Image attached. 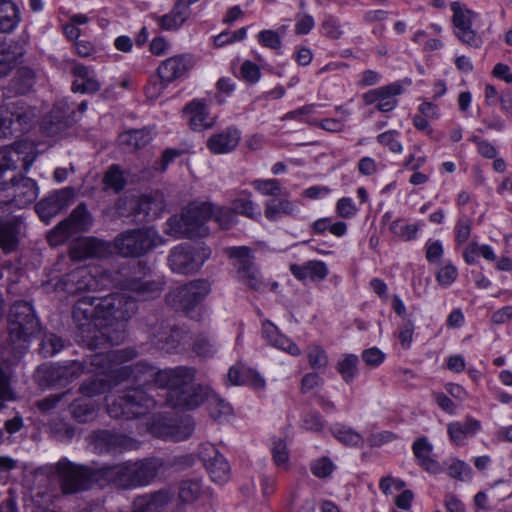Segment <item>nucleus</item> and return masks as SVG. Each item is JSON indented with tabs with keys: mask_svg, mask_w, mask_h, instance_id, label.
Masks as SVG:
<instances>
[{
	"mask_svg": "<svg viewBox=\"0 0 512 512\" xmlns=\"http://www.w3.org/2000/svg\"><path fill=\"white\" fill-rule=\"evenodd\" d=\"M447 472L450 477L460 481H465L471 478V468L461 460L452 461Z\"/></svg>",
	"mask_w": 512,
	"mask_h": 512,
	"instance_id": "obj_51",
	"label": "nucleus"
},
{
	"mask_svg": "<svg viewBox=\"0 0 512 512\" xmlns=\"http://www.w3.org/2000/svg\"><path fill=\"white\" fill-rule=\"evenodd\" d=\"M136 307V302L131 297L120 295L106 297L97 307V318L105 321H108L109 317L125 320L129 313L136 310Z\"/></svg>",
	"mask_w": 512,
	"mask_h": 512,
	"instance_id": "obj_12",
	"label": "nucleus"
},
{
	"mask_svg": "<svg viewBox=\"0 0 512 512\" xmlns=\"http://www.w3.org/2000/svg\"><path fill=\"white\" fill-rule=\"evenodd\" d=\"M306 355L308 364L313 370L324 371L329 365L327 352L318 344L308 345Z\"/></svg>",
	"mask_w": 512,
	"mask_h": 512,
	"instance_id": "obj_38",
	"label": "nucleus"
},
{
	"mask_svg": "<svg viewBox=\"0 0 512 512\" xmlns=\"http://www.w3.org/2000/svg\"><path fill=\"white\" fill-rule=\"evenodd\" d=\"M169 82H164L162 78L158 75L157 77L150 81L145 88V94L147 98L154 100L163 95L165 90L169 87Z\"/></svg>",
	"mask_w": 512,
	"mask_h": 512,
	"instance_id": "obj_54",
	"label": "nucleus"
},
{
	"mask_svg": "<svg viewBox=\"0 0 512 512\" xmlns=\"http://www.w3.org/2000/svg\"><path fill=\"white\" fill-rule=\"evenodd\" d=\"M362 359L368 366L377 367L383 363L385 354L377 347H372L363 351Z\"/></svg>",
	"mask_w": 512,
	"mask_h": 512,
	"instance_id": "obj_60",
	"label": "nucleus"
},
{
	"mask_svg": "<svg viewBox=\"0 0 512 512\" xmlns=\"http://www.w3.org/2000/svg\"><path fill=\"white\" fill-rule=\"evenodd\" d=\"M230 210L252 220H257L261 215L258 206L251 200V194L247 192H242L239 197L231 201Z\"/></svg>",
	"mask_w": 512,
	"mask_h": 512,
	"instance_id": "obj_31",
	"label": "nucleus"
},
{
	"mask_svg": "<svg viewBox=\"0 0 512 512\" xmlns=\"http://www.w3.org/2000/svg\"><path fill=\"white\" fill-rule=\"evenodd\" d=\"M262 334L267 342L277 349L282 350L294 357L301 355L302 351L300 347L286 335L282 334L279 329L270 321H264L262 323Z\"/></svg>",
	"mask_w": 512,
	"mask_h": 512,
	"instance_id": "obj_17",
	"label": "nucleus"
},
{
	"mask_svg": "<svg viewBox=\"0 0 512 512\" xmlns=\"http://www.w3.org/2000/svg\"><path fill=\"white\" fill-rule=\"evenodd\" d=\"M128 358H131V355H128ZM109 361L112 363V367L108 370L103 371L104 374H108L112 380L121 378V379H132L133 382H137L134 378L133 371L137 368H130L128 366L118 367L119 364H122L127 359V356L124 355L123 351H114L108 355Z\"/></svg>",
	"mask_w": 512,
	"mask_h": 512,
	"instance_id": "obj_29",
	"label": "nucleus"
},
{
	"mask_svg": "<svg viewBox=\"0 0 512 512\" xmlns=\"http://www.w3.org/2000/svg\"><path fill=\"white\" fill-rule=\"evenodd\" d=\"M38 151L34 143L23 140L0 150V190H12V202L18 208L32 204L38 197L37 183L27 177L16 180L17 162L22 161L28 171L37 157Z\"/></svg>",
	"mask_w": 512,
	"mask_h": 512,
	"instance_id": "obj_2",
	"label": "nucleus"
},
{
	"mask_svg": "<svg viewBox=\"0 0 512 512\" xmlns=\"http://www.w3.org/2000/svg\"><path fill=\"white\" fill-rule=\"evenodd\" d=\"M154 404V400L149 398L142 389H134L123 403L119 404V407L114 404L108 408V412L114 418L138 417L145 414V411L152 408Z\"/></svg>",
	"mask_w": 512,
	"mask_h": 512,
	"instance_id": "obj_9",
	"label": "nucleus"
},
{
	"mask_svg": "<svg viewBox=\"0 0 512 512\" xmlns=\"http://www.w3.org/2000/svg\"><path fill=\"white\" fill-rule=\"evenodd\" d=\"M63 348V342L61 338L56 335L46 336L42 341V350L46 356H52L59 353Z\"/></svg>",
	"mask_w": 512,
	"mask_h": 512,
	"instance_id": "obj_58",
	"label": "nucleus"
},
{
	"mask_svg": "<svg viewBox=\"0 0 512 512\" xmlns=\"http://www.w3.org/2000/svg\"><path fill=\"white\" fill-rule=\"evenodd\" d=\"M104 183L107 187L114 189L116 192L123 188V174L118 167L113 166L107 171L104 177Z\"/></svg>",
	"mask_w": 512,
	"mask_h": 512,
	"instance_id": "obj_56",
	"label": "nucleus"
},
{
	"mask_svg": "<svg viewBox=\"0 0 512 512\" xmlns=\"http://www.w3.org/2000/svg\"><path fill=\"white\" fill-rule=\"evenodd\" d=\"M21 230L19 221L0 222V248L5 252L14 250Z\"/></svg>",
	"mask_w": 512,
	"mask_h": 512,
	"instance_id": "obj_30",
	"label": "nucleus"
},
{
	"mask_svg": "<svg viewBox=\"0 0 512 512\" xmlns=\"http://www.w3.org/2000/svg\"><path fill=\"white\" fill-rule=\"evenodd\" d=\"M14 113L8 108L0 109V138H5L16 131L13 126L16 124L13 122Z\"/></svg>",
	"mask_w": 512,
	"mask_h": 512,
	"instance_id": "obj_52",
	"label": "nucleus"
},
{
	"mask_svg": "<svg viewBox=\"0 0 512 512\" xmlns=\"http://www.w3.org/2000/svg\"><path fill=\"white\" fill-rule=\"evenodd\" d=\"M210 205H193L180 218L173 217L168 222L167 232L174 237H202L207 234L205 222L210 219Z\"/></svg>",
	"mask_w": 512,
	"mask_h": 512,
	"instance_id": "obj_3",
	"label": "nucleus"
},
{
	"mask_svg": "<svg viewBox=\"0 0 512 512\" xmlns=\"http://www.w3.org/2000/svg\"><path fill=\"white\" fill-rule=\"evenodd\" d=\"M184 114L189 120V124L194 130H204L211 128L216 118L208 111L207 104L199 99L192 100L184 108Z\"/></svg>",
	"mask_w": 512,
	"mask_h": 512,
	"instance_id": "obj_16",
	"label": "nucleus"
},
{
	"mask_svg": "<svg viewBox=\"0 0 512 512\" xmlns=\"http://www.w3.org/2000/svg\"><path fill=\"white\" fill-rule=\"evenodd\" d=\"M297 206L285 198H273L265 204V217L270 221H276L282 216H293Z\"/></svg>",
	"mask_w": 512,
	"mask_h": 512,
	"instance_id": "obj_28",
	"label": "nucleus"
},
{
	"mask_svg": "<svg viewBox=\"0 0 512 512\" xmlns=\"http://www.w3.org/2000/svg\"><path fill=\"white\" fill-rule=\"evenodd\" d=\"M450 7L456 37L467 46L480 48L483 43L482 37L471 27L476 14L457 1L452 2Z\"/></svg>",
	"mask_w": 512,
	"mask_h": 512,
	"instance_id": "obj_6",
	"label": "nucleus"
},
{
	"mask_svg": "<svg viewBox=\"0 0 512 512\" xmlns=\"http://www.w3.org/2000/svg\"><path fill=\"white\" fill-rule=\"evenodd\" d=\"M315 21L311 15L298 14L296 16L295 33L297 35H306L314 27Z\"/></svg>",
	"mask_w": 512,
	"mask_h": 512,
	"instance_id": "obj_61",
	"label": "nucleus"
},
{
	"mask_svg": "<svg viewBox=\"0 0 512 512\" xmlns=\"http://www.w3.org/2000/svg\"><path fill=\"white\" fill-rule=\"evenodd\" d=\"M58 472L64 493H74L86 488V482L98 480L97 473L90 468L73 464L67 460L58 462Z\"/></svg>",
	"mask_w": 512,
	"mask_h": 512,
	"instance_id": "obj_7",
	"label": "nucleus"
},
{
	"mask_svg": "<svg viewBox=\"0 0 512 512\" xmlns=\"http://www.w3.org/2000/svg\"><path fill=\"white\" fill-rule=\"evenodd\" d=\"M358 212V207L350 197H342L336 203V213L344 219L353 218Z\"/></svg>",
	"mask_w": 512,
	"mask_h": 512,
	"instance_id": "obj_50",
	"label": "nucleus"
},
{
	"mask_svg": "<svg viewBox=\"0 0 512 512\" xmlns=\"http://www.w3.org/2000/svg\"><path fill=\"white\" fill-rule=\"evenodd\" d=\"M359 359L354 354H345L336 364V370L341 375L343 381L350 384L358 376Z\"/></svg>",
	"mask_w": 512,
	"mask_h": 512,
	"instance_id": "obj_33",
	"label": "nucleus"
},
{
	"mask_svg": "<svg viewBox=\"0 0 512 512\" xmlns=\"http://www.w3.org/2000/svg\"><path fill=\"white\" fill-rule=\"evenodd\" d=\"M134 378L139 383H148L151 380L161 387L169 389L168 402L176 408L194 409L204 401L212 417L219 418L222 413L223 402L208 387H192L193 372L188 368L176 370L155 371L145 364L137 365L133 371Z\"/></svg>",
	"mask_w": 512,
	"mask_h": 512,
	"instance_id": "obj_1",
	"label": "nucleus"
},
{
	"mask_svg": "<svg viewBox=\"0 0 512 512\" xmlns=\"http://www.w3.org/2000/svg\"><path fill=\"white\" fill-rule=\"evenodd\" d=\"M107 250L106 243L90 238L79 239L70 251L71 258L83 260L89 257H102Z\"/></svg>",
	"mask_w": 512,
	"mask_h": 512,
	"instance_id": "obj_24",
	"label": "nucleus"
},
{
	"mask_svg": "<svg viewBox=\"0 0 512 512\" xmlns=\"http://www.w3.org/2000/svg\"><path fill=\"white\" fill-rule=\"evenodd\" d=\"M226 255L229 257L231 265L236 271V276L254 265V256L251 249L247 246L226 248Z\"/></svg>",
	"mask_w": 512,
	"mask_h": 512,
	"instance_id": "obj_27",
	"label": "nucleus"
},
{
	"mask_svg": "<svg viewBox=\"0 0 512 512\" xmlns=\"http://www.w3.org/2000/svg\"><path fill=\"white\" fill-rule=\"evenodd\" d=\"M144 468V464H125L116 467L104 468L101 473L107 477L117 475L120 476L119 482L122 485H145L146 480H141L139 476H136Z\"/></svg>",
	"mask_w": 512,
	"mask_h": 512,
	"instance_id": "obj_22",
	"label": "nucleus"
},
{
	"mask_svg": "<svg viewBox=\"0 0 512 512\" xmlns=\"http://www.w3.org/2000/svg\"><path fill=\"white\" fill-rule=\"evenodd\" d=\"M334 437L346 446L359 447L363 445L364 439L354 429L344 425H337L333 428Z\"/></svg>",
	"mask_w": 512,
	"mask_h": 512,
	"instance_id": "obj_39",
	"label": "nucleus"
},
{
	"mask_svg": "<svg viewBox=\"0 0 512 512\" xmlns=\"http://www.w3.org/2000/svg\"><path fill=\"white\" fill-rule=\"evenodd\" d=\"M189 17L174 5L172 10L156 18V23L160 28L167 31L178 30Z\"/></svg>",
	"mask_w": 512,
	"mask_h": 512,
	"instance_id": "obj_37",
	"label": "nucleus"
},
{
	"mask_svg": "<svg viewBox=\"0 0 512 512\" xmlns=\"http://www.w3.org/2000/svg\"><path fill=\"white\" fill-rule=\"evenodd\" d=\"M480 429V421L471 417H466L463 421H453L447 425L449 439L457 446L465 445L466 440L474 436Z\"/></svg>",
	"mask_w": 512,
	"mask_h": 512,
	"instance_id": "obj_18",
	"label": "nucleus"
},
{
	"mask_svg": "<svg viewBox=\"0 0 512 512\" xmlns=\"http://www.w3.org/2000/svg\"><path fill=\"white\" fill-rule=\"evenodd\" d=\"M241 75L246 81L256 83L260 79L261 72L256 64L246 61L241 66Z\"/></svg>",
	"mask_w": 512,
	"mask_h": 512,
	"instance_id": "obj_63",
	"label": "nucleus"
},
{
	"mask_svg": "<svg viewBox=\"0 0 512 512\" xmlns=\"http://www.w3.org/2000/svg\"><path fill=\"white\" fill-rule=\"evenodd\" d=\"M91 224V216L85 206L77 207L71 216L48 234L50 245L57 246L73 234L85 230Z\"/></svg>",
	"mask_w": 512,
	"mask_h": 512,
	"instance_id": "obj_8",
	"label": "nucleus"
},
{
	"mask_svg": "<svg viewBox=\"0 0 512 512\" xmlns=\"http://www.w3.org/2000/svg\"><path fill=\"white\" fill-rule=\"evenodd\" d=\"M237 279L248 288L257 292H264L269 285V281L262 277L260 270L255 264L238 275Z\"/></svg>",
	"mask_w": 512,
	"mask_h": 512,
	"instance_id": "obj_34",
	"label": "nucleus"
},
{
	"mask_svg": "<svg viewBox=\"0 0 512 512\" xmlns=\"http://www.w3.org/2000/svg\"><path fill=\"white\" fill-rule=\"evenodd\" d=\"M228 377L235 385H248L255 390H264L266 387L265 379L257 371L244 365L232 366Z\"/></svg>",
	"mask_w": 512,
	"mask_h": 512,
	"instance_id": "obj_20",
	"label": "nucleus"
},
{
	"mask_svg": "<svg viewBox=\"0 0 512 512\" xmlns=\"http://www.w3.org/2000/svg\"><path fill=\"white\" fill-rule=\"evenodd\" d=\"M457 276L456 267L450 262H444L436 274V280L441 286L448 287L457 279Z\"/></svg>",
	"mask_w": 512,
	"mask_h": 512,
	"instance_id": "obj_45",
	"label": "nucleus"
},
{
	"mask_svg": "<svg viewBox=\"0 0 512 512\" xmlns=\"http://www.w3.org/2000/svg\"><path fill=\"white\" fill-rule=\"evenodd\" d=\"M271 451L274 463L278 467L287 469L289 462V451L286 443L282 439H274L272 442Z\"/></svg>",
	"mask_w": 512,
	"mask_h": 512,
	"instance_id": "obj_43",
	"label": "nucleus"
},
{
	"mask_svg": "<svg viewBox=\"0 0 512 512\" xmlns=\"http://www.w3.org/2000/svg\"><path fill=\"white\" fill-rule=\"evenodd\" d=\"M400 132L397 130H388L377 136V142L387 147L392 153H401L403 146L399 141Z\"/></svg>",
	"mask_w": 512,
	"mask_h": 512,
	"instance_id": "obj_42",
	"label": "nucleus"
},
{
	"mask_svg": "<svg viewBox=\"0 0 512 512\" xmlns=\"http://www.w3.org/2000/svg\"><path fill=\"white\" fill-rule=\"evenodd\" d=\"M320 30L324 36L332 40H337L343 35L340 22L331 15L323 20Z\"/></svg>",
	"mask_w": 512,
	"mask_h": 512,
	"instance_id": "obj_46",
	"label": "nucleus"
},
{
	"mask_svg": "<svg viewBox=\"0 0 512 512\" xmlns=\"http://www.w3.org/2000/svg\"><path fill=\"white\" fill-rule=\"evenodd\" d=\"M406 483L390 475L382 477L379 482V488L385 495H391L393 490L400 491L405 487Z\"/></svg>",
	"mask_w": 512,
	"mask_h": 512,
	"instance_id": "obj_57",
	"label": "nucleus"
},
{
	"mask_svg": "<svg viewBox=\"0 0 512 512\" xmlns=\"http://www.w3.org/2000/svg\"><path fill=\"white\" fill-rule=\"evenodd\" d=\"M18 54L13 51H6V44L0 43V73L5 75L13 65L16 64Z\"/></svg>",
	"mask_w": 512,
	"mask_h": 512,
	"instance_id": "obj_55",
	"label": "nucleus"
},
{
	"mask_svg": "<svg viewBox=\"0 0 512 512\" xmlns=\"http://www.w3.org/2000/svg\"><path fill=\"white\" fill-rule=\"evenodd\" d=\"M132 209H137V213L143 212L149 217H158L163 210V201L159 198L153 199L145 196L140 200L132 199L129 201Z\"/></svg>",
	"mask_w": 512,
	"mask_h": 512,
	"instance_id": "obj_36",
	"label": "nucleus"
},
{
	"mask_svg": "<svg viewBox=\"0 0 512 512\" xmlns=\"http://www.w3.org/2000/svg\"><path fill=\"white\" fill-rule=\"evenodd\" d=\"M73 417L79 422L89 421L94 417L95 409L91 405L90 400L80 399L71 405Z\"/></svg>",
	"mask_w": 512,
	"mask_h": 512,
	"instance_id": "obj_41",
	"label": "nucleus"
},
{
	"mask_svg": "<svg viewBox=\"0 0 512 512\" xmlns=\"http://www.w3.org/2000/svg\"><path fill=\"white\" fill-rule=\"evenodd\" d=\"M149 430L153 435L157 437L180 441L187 438L191 434L192 426L185 425L183 427H178L171 421L167 422L165 420H158L149 425Z\"/></svg>",
	"mask_w": 512,
	"mask_h": 512,
	"instance_id": "obj_23",
	"label": "nucleus"
},
{
	"mask_svg": "<svg viewBox=\"0 0 512 512\" xmlns=\"http://www.w3.org/2000/svg\"><path fill=\"white\" fill-rule=\"evenodd\" d=\"M310 469L314 476L318 478H326L332 474L335 466L329 458L322 457L313 461L311 463Z\"/></svg>",
	"mask_w": 512,
	"mask_h": 512,
	"instance_id": "obj_47",
	"label": "nucleus"
},
{
	"mask_svg": "<svg viewBox=\"0 0 512 512\" xmlns=\"http://www.w3.org/2000/svg\"><path fill=\"white\" fill-rule=\"evenodd\" d=\"M291 274L298 280L304 281H322L328 275V267L325 262L319 260H310L301 265L291 264L289 267Z\"/></svg>",
	"mask_w": 512,
	"mask_h": 512,
	"instance_id": "obj_19",
	"label": "nucleus"
},
{
	"mask_svg": "<svg viewBox=\"0 0 512 512\" xmlns=\"http://www.w3.org/2000/svg\"><path fill=\"white\" fill-rule=\"evenodd\" d=\"M20 22V9L12 0H0V32H12Z\"/></svg>",
	"mask_w": 512,
	"mask_h": 512,
	"instance_id": "obj_26",
	"label": "nucleus"
},
{
	"mask_svg": "<svg viewBox=\"0 0 512 512\" xmlns=\"http://www.w3.org/2000/svg\"><path fill=\"white\" fill-rule=\"evenodd\" d=\"M65 113L66 111L63 109L62 106L56 107L55 110H53L52 112L51 120H44V130L48 134H56L62 126L66 125V123L63 121Z\"/></svg>",
	"mask_w": 512,
	"mask_h": 512,
	"instance_id": "obj_48",
	"label": "nucleus"
},
{
	"mask_svg": "<svg viewBox=\"0 0 512 512\" xmlns=\"http://www.w3.org/2000/svg\"><path fill=\"white\" fill-rule=\"evenodd\" d=\"M194 66V60L189 54L173 56L160 63L157 68V75L162 78L164 82L171 84L186 76Z\"/></svg>",
	"mask_w": 512,
	"mask_h": 512,
	"instance_id": "obj_13",
	"label": "nucleus"
},
{
	"mask_svg": "<svg viewBox=\"0 0 512 512\" xmlns=\"http://www.w3.org/2000/svg\"><path fill=\"white\" fill-rule=\"evenodd\" d=\"M472 221L466 216L460 217L455 225V241L458 245H462L470 237Z\"/></svg>",
	"mask_w": 512,
	"mask_h": 512,
	"instance_id": "obj_49",
	"label": "nucleus"
},
{
	"mask_svg": "<svg viewBox=\"0 0 512 512\" xmlns=\"http://www.w3.org/2000/svg\"><path fill=\"white\" fill-rule=\"evenodd\" d=\"M73 198L74 190L71 188L55 191L36 205V212L40 219L48 224L53 217L72 203Z\"/></svg>",
	"mask_w": 512,
	"mask_h": 512,
	"instance_id": "obj_10",
	"label": "nucleus"
},
{
	"mask_svg": "<svg viewBox=\"0 0 512 512\" xmlns=\"http://www.w3.org/2000/svg\"><path fill=\"white\" fill-rule=\"evenodd\" d=\"M169 501L170 497L167 493L159 492L153 496L138 499L135 502L134 512H159Z\"/></svg>",
	"mask_w": 512,
	"mask_h": 512,
	"instance_id": "obj_32",
	"label": "nucleus"
},
{
	"mask_svg": "<svg viewBox=\"0 0 512 512\" xmlns=\"http://www.w3.org/2000/svg\"><path fill=\"white\" fill-rule=\"evenodd\" d=\"M9 333L13 342H28L29 337L39 330V321L33 307L27 302H17L9 314Z\"/></svg>",
	"mask_w": 512,
	"mask_h": 512,
	"instance_id": "obj_5",
	"label": "nucleus"
},
{
	"mask_svg": "<svg viewBox=\"0 0 512 512\" xmlns=\"http://www.w3.org/2000/svg\"><path fill=\"white\" fill-rule=\"evenodd\" d=\"M413 453L418 464L431 473H439L441 466L432 458L433 446L426 437L417 439L412 446Z\"/></svg>",
	"mask_w": 512,
	"mask_h": 512,
	"instance_id": "obj_25",
	"label": "nucleus"
},
{
	"mask_svg": "<svg viewBox=\"0 0 512 512\" xmlns=\"http://www.w3.org/2000/svg\"><path fill=\"white\" fill-rule=\"evenodd\" d=\"M151 139L152 134L148 129L126 131L119 136V141L122 145L135 149L147 145Z\"/></svg>",
	"mask_w": 512,
	"mask_h": 512,
	"instance_id": "obj_35",
	"label": "nucleus"
},
{
	"mask_svg": "<svg viewBox=\"0 0 512 512\" xmlns=\"http://www.w3.org/2000/svg\"><path fill=\"white\" fill-rule=\"evenodd\" d=\"M390 231L403 241H410L416 238L419 225L409 224L405 220L397 219L390 225Z\"/></svg>",
	"mask_w": 512,
	"mask_h": 512,
	"instance_id": "obj_40",
	"label": "nucleus"
},
{
	"mask_svg": "<svg viewBox=\"0 0 512 512\" xmlns=\"http://www.w3.org/2000/svg\"><path fill=\"white\" fill-rule=\"evenodd\" d=\"M203 262L204 259L199 254L183 246L175 247L169 256L171 270L180 274H188L198 270Z\"/></svg>",
	"mask_w": 512,
	"mask_h": 512,
	"instance_id": "obj_15",
	"label": "nucleus"
},
{
	"mask_svg": "<svg viewBox=\"0 0 512 512\" xmlns=\"http://www.w3.org/2000/svg\"><path fill=\"white\" fill-rule=\"evenodd\" d=\"M401 91L400 85L390 84L366 92L363 95V101L366 105L376 104L377 109L381 112H389L396 107V96L401 94Z\"/></svg>",
	"mask_w": 512,
	"mask_h": 512,
	"instance_id": "obj_14",
	"label": "nucleus"
},
{
	"mask_svg": "<svg viewBox=\"0 0 512 512\" xmlns=\"http://www.w3.org/2000/svg\"><path fill=\"white\" fill-rule=\"evenodd\" d=\"M208 292V283L198 280L172 291L168 296V301L183 310H189Z\"/></svg>",
	"mask_w": 512,
	"mask_h": 512,
	"instance_id": "obj_11",
	"label": "nucleus"
},
{
	"mask_svg": "<svg viewBox=\"0 0 512 512\" xmlns=\"http://www.w3.org/2000/svg\"><path fill=\"white\" fill-rule=\"evenodd\" d=\"M253 185L263 195L276 196L281 192V185L276 179L255 180Z\"/></svg>",
	"mask_w": 512,
	"mask_h": 512,
	"instance_id": "obj_53",
	"label": "nucleus"
},
{
	"mask_svg": "<svg viewBox=\"0 0 512 512\" xmlns=\"http://www.w3.org/2000/svg\"><path fill=\"white\" fill-rule=\"evenodd\" d=\"M490 489L498 501H503L512 495L510 482L505 479L495 481Z\"/></svg>",
	"mask_w": 512,
	"mask_h": 512,
	"instance_id": "obj_59",
	"label": "nucleus"
},
{
	"mask_svg": "<svg viewBox=\"0 0 512 512\" xmlns=\"http://www.w3.org/2000/svg\"><path fill=\"white\" fill-rule=\"evenodd\" d=\"M73 74L75 79L72 90L74 92L95 93L100 89V83L91 68L78 64L73 68Z\"/></svg>",
	"mask_w": 512,
	"mask_h": 512,
	"instance_id": "obj_21",
	"label": "nucleus"
},
{
	"mask_svg": "<svg viewBox=\"0 0 512 512\" xmlns=\"http://www.w3.org/2000/svg\"><path fill=\"white\" fill-rule=\"evenodd\" d=\"M163 244L162 238L152 229L125 232L115 239L114 247L123 256H139Z\"/></svg>",
	"mask_w": 512,
	"mask_h": 512,
	"instance_id": "obj_4",
	"label": "nucleus"
},
{
	"mask_svg": "<svg viewBox=\"0 0 512 512\" xmlns=\"http://www.w3.org/2000/svg\"><path fill=\"white\" fill-rule=\"evenodd\" d=\"M426 258L428 262L434 263L438 261L443 255V246L439 240H429L426 243Z\"/></svg>",
	"mask_w": 512,
	"mask_h": 512,
	"instance_id": "obj_64",
	"label": "nucleus"
},
{
	"mask_svg": "<svg viewBox=\"0 0 512 512\" xmlns=\"http://www.w3.org/2000/svg\"><path fill=\"white\" fill-rule=\"evenodd\" d=\"M258 42L266 48L280 51L282 48V40L280 32L275 30H262L257 35Z\"/></svg>",
	"mask_w": 512,
	"mask_h": 512,
	"instance_id": "obj_44",
	"label": "nucleus"
},
{
	"mask_svg": "<svg viewBox=\"0 0 512 512\" xmlns=\"http://www.w3.org/2000/svg\"><path fill=\"white\" fill-rule=\"evenodd\" d=\"M323 382L324 380L319 374L315 372H309L303 376L300 390L302 393H307L312 389L321 386Z\"/></svg>",
	"mask_w": 512,
	"mask_h": 512,
	"instance_id": "obj_62",
	"label": "nucleus"
}]
</instances>
